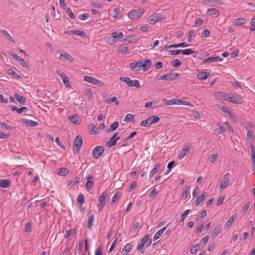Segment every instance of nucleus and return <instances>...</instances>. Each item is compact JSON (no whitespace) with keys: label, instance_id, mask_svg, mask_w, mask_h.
I'll use <instances>...</instances> for the list:
<instances>
[{"label":"nucleus","instance_id":"obj_21","mask_svg":"<svg viewBox=\"0 0 255 255\" xmlns=\"http://www.w3.org/2000/svg\"><path fill=\"white\" fill-rule=\"evenodd\" d=\"M21 123H25L27 126L29 127H36L38 125V123L36 122L30 120H27L23 119L21 120Z\"/></svg>","mask_w":255,"mask_h":255},{"label":"nucleus","instance_id":"obj_2","mask_svg":"<svg viewBox=\"0 0 255 255\" xmlns=\"http://www.w3.org/2000/svg\"><path fill=\"white\" fill-rule=\"evenodd\" d=\"M144 11L142 8H139L131 10L128 14L129 18L131 19H137L141 17L144 13Z\"/></svg>","mask_w":255,"mask_h":255},{"label":"nucleus","instance_id":"obj_46","mask_svg":"<svg viewBox=\"0 0 255 255\" xmlns=\"http://www.w3.org/2000/svg\"><path fill=\"white\" fill-rule=\"evenodd\" d=\"M219 12V10L218 9L214 8H209L207 10V13L210 15H215Z\"/></svg>","mask_w":255,"mask_h":255},{"label":"nucleus","instance_id":"obj_28","mask_svg":"<svg viewBox=\"0 0 255 255\" xmlns=\"http://www.w3.org/2000/svg\"><path fill=\"white\" fill-rule=\"evenodd\" d=\"M160 167V164H157L150 171L149 173V178L151 179L153 176L158 171Z\"/></svg>","mask_w":255,"mask_h":255},{"label":"nucleus","instance_id":"obj_9","mask_svg":"<svg viewBox=\"0 0 255 255\" xmlns=\"http://www.w3.org/2000/svg\"><path fill=\"white\" fill-rule=\"evenodd\" d=\"M106 197L107 193L106 192H104L99 198V202H100L99 206H100L99 208L100 211L102 210L103 208L105 205V200Z\"/></svg>","mask_w":255,"mask_h":255},{"label":"nucleus","instance_id":"obj_61","mask_svg":"<svg viewBox=\"0 0 255 255\" xmlns=\"http://www.w3.org/2000/svg\"><path fill=\"white\" fill-rule=\"evenodd\" d=\"M115 39H114L112 36L108 37L107 40V43L109 45H112L115 43Z\"/></svg>","mask_w":255,"mask_h":255},{"label":"nucleus","instance_id":"obj_7","mask_svg":"<svg viewBox=\"0 0 255 255\" xmlns=\"http://www.w3.org/2000/svg\"><path fill=\"white\" fill-rule=\"evenodd\" d=\"M105 148L102 146H97L93 150V156L95 159H98L104 152Z\"/></svg>","mask_w":255,"mask_h":255},{"label":"nucleus","instance_id":"obj_25","mask_svg":"<svg viewBox=\"0 0 255 255\" xmlns=\"http://www.w3.org/2000/svg\"><path fill=\"white\" fill-rule=\"evenodd\" d=\"M190 147L186 146L181 151H180L178 155V157L179 159L183 158L186 155V152L189 151Z\"/></svg>","mask_w":255,"mask_h":255},{"label":"nucleus","instance_id":"obj_13","mask_svg":"<svg viewBox=\"0 0 255 255\" xmlns=\"http://www.w3.org/2000/svg\"><path fill=\"white\" fill-rule=\"evenodd\" d=\"M130 68L132 71H138L141 69V61L132 62L129 64Z\"/></svg>","mask_w":255,"mask_h":255},{"label":"nucleus","instance_id":"obj_57","mask_svg":"<svg viewBox=\"0 0 255 255\" xmlns=\"http://www.w3.org/2000/svg\"><path fill=\"white\" fill-rule=\"evenodd\" d=\"M77 202L80 203L81 205L84 202V196L83 194H80L77 197Z\"/></svg>","mask_w":255,"mask_h":255},{"label":"nucleus","instance_id":"obj_39","mask_svg":"<svg viewBox=\"0 0 255 255\" xmlns=\"http://www.w3.org/2000/svg\"><path fill=\"white\" fill-rule=\"evenodd\" d=\"M7 74L9 75H11L13 78L16 79L21 78V77L15 72L12 69H9L8 70Z\"/></svg>","mask_w":255,"mask_h":255},{"label":"nucleus","instance_id":"obj_11","mask_svg":"<svg viewBox=\"0 0 255 255\" xmlns=\"http://www.w3.org/2000/svg\"><path fill=\"white\" fill-rule=\"evenodd\" d=\"M151 65V61L149 59L143 60L142 61H141V68H143V70L144 71H147L150 67Z\"/></svg>","mask_w":255,"mask_h":255},{"label":"nucleus","instance_id":"obj_51","mask_svg":"<svg viewBox=\"0 0 255 255\" xmlns=\"http://www.w3.org/2000/svg\"><path fill=\"white\" fill-rule=\"evenodd\" d=\"M181 53L183 55H189L191 54L195 53L196 52L191 49H187L185 50L181 49Z\"/></svg>","mask_w":255,"mask_h":255},{"label":"nucleus","instance_id":"obj_27","mask_svg":"<svg viewBox=\"0 0 255 255\" xmlns=\"http://www.w3.org/2000/svg\"><path fill=\"white\" fill-rule=\"evenodd\" d=\"M14 97L16 100L21 104H23L26 102V98L23 96L20 95L17 93H15L14 94Z\"/></svg>","mask_w":255,"mask_h":255},{"label":"nucleus","instance_id":"obj_63","mask_svg":"<svg viewBox=\"0 0 255 255\" xmlns=\"http://www.w3.org/2000/svg\"><path fill=\"white\" fill-rule=\"evenodd\" d=\"M158 193V191L156 188H154L149 194V197L150 198H153L155 197Z\"/></svg>","mask_w":255,"mask_h":255},{"label":"nucleus","instance_id":"obj_45","mask_svg":"<svg viewBox=\"0 0 255 255\" xmlns=\"http://www.w3.org/2000/svg\"><path fill=\"white\" fill-rule=\"evenodd\" d=\"M69 173V170L67 168H61L58 172V174L60 176H65Z\"/></svg>","mask_w":255,"mask_h":255},{"label":"nucleus","instance_id":"obj_22","mask_svg":"<svg viewBox=\"0 0 255 255\" xmlns=\"http://www.w3.org/2000/svg\"><path fill=\"white\" fill-rule=\"evenodd\" d=\"M89 130L92 134H97L99 133V128H96L94 124L92 123L89 125Z\"/></svg>","mask_w":255,"mask_h":255},{"label":"nucleus","instance_id":"obj_30","mask_svg":"<svg viewBox=\"0 0 255 255\" xmlns=\"http://www.w3.org/2000/svg\"><path fill=\"white\" fill-rule=\"evenodd\" d=\"M247 20L244 18H239L234 21V25H241L246 24Z\"/></svg>","mask_w":255,"mask_h":255},{"label":"nucleus","instance_id":"obj_37","mask_svg":"<svg viewBox=\"0 0 255 255\" xmlns=\"http://www.w3.org/2000/svg\"><path fill=\"white\" fill-rule=\"evenodd\" d=\"M80 180L79 177L76 176L73 180L69 181L68 185L70 188L74 187Z\"/></svg>","mask_w":255,"mask_h":255},{"label":"nucleus","instance_id":"obj_38","mask_svg":"<svg viewBox=\"0 0 255 255\" xmlns=\"http://www.w3.org/2000/svg\"><path fill=\"white\" fill-rule=\"evenodd\" d=\"M140 224L139 222L135 223L130 229V232L133 234H135L137 229L139 227Z\"/></svg>","mask_w":255,"mask_h":255},{"label":"nucleus","instance_id":"obj_44","mask_svg":"<svg viewBox=\"0 0 255 255\" xmlns=\"http://www.w3.org/2000/svg\"><path fill=\"white\" fill-rule=\"evenodd\" d=\"M200 249V245L199 244H196L195 245H193L192 246L190 252L191 254H196L198 250H199Z\"/></svg>","mask_w":255,"mask_h":255},{"label":"nucleus","instance_id":"obj_10","mask_svg":"<svg viewBox=\"0 0 255 255\" xmlns=\"http://www.w3.org/2000/svg\"><path fill=\"white\" fill-rule=\"evenodd\" d=\"M148 238L149 235L148 234L145 235L137 245V250L138 251H140L142 253H143V251H142V248H143L145 243L148 241Z\"/></svg>","mask_w":255,"mask_h":255},{"label":"nucleus","instance_id":"obj_26","mask_svg":"<svg viewBox=\"0 0 255 255\" xmlns=\"http://www.w3.org/2000/svg\"><path fill=\"white\" fill-rule=\"evenodd\" d=\"M123 36V33L122 32L115 31L112 33V37L115 39V41H117L118 40L122 38Z\"/></svg>","mask_w":255,"mask_h":255},{"label":"nucleus","instance_id":"obj_48","mask_svg":"<svg viewBox=\"0 0 255 255\" xmlns=\"http://www.w3.org/2000/svg\"><path fill=\"white\" fill-rule=\"evenodd\" d=\"M121 236V234H119V235H118V234H116V236H115V240L113 242L109 251V253H111L113 250L114 249V248H115V245L118 240V239L119 238V237Z\"/></svg>","mask_w":255,"mask_h":255},{"label":"nucleus","instance_id":"obj_4","mask_svg":"<svg viewBox=\"0 0 255 255\" xmlns=\"http://www.w3.org/2000/svg\"><path fill=\"white\" fill-rule=\"evenodd\" d=\"M159 121V118L156 116H152L148 118L146 120L141 122L140 125L143 127H148L152 124H155Z\"/></svg>","mask_w":255,"mask_h":255},{"label":"nucleus","instance_id":"obj_19","mask_svg":"<svg viewBox=\"0 0 255 255\" xmlns=\"http://www.w3.org/2000/svg\"><path fill=\"white\" fill-rule=\"evenodd\" d=\"M60 78L62 79V81L64 84V85L66 87H70V83L69 82V78L63 73H61L59 74Z\"/></svg>","mask_w":255,"mask_h":255},{"label":"nucleus","instance_id":"obj_41","mask_svg":"<svg viewBox=\"0 0 255 255\" xmlns=\"http://www.w3.org/2000/svg\"><path fill=\"white\" fill-rule=\"evenodd\" d=\"M94 220V216L93 215H92L89 217L88 223H87V227L89 229H91L93 226V222Z\"/></svg>","mask_w":255,"mask_h":255},{"label":"nucleus","instance_id":"obj_35","mask_svg":"<svg viewBox=\"0 0 255 255\" xmlns=\"http://www.w3.org/2000/svg\"><path fill=\"white\" fill-rule=\"evenodd\" d=\"M251 159L253 165L255 167V147L253 144L251 145Z\"/></svg>","mask_w":255,"mask_h":255},{"label":"nucleus","instance_id":"obj_23","mask_svg":"<svg viewBox=\"0 0 255 255\" xmlns=\"http://www.w3.org/2000/svg\"><path fill=\"white\" fill-rule=\"evenodd\" d=\"M223 58L221 57L220 56H216V57H209L207 59H206L203 62V63H209L211 62H213L214 61H222Z\"/></svg>","mask_w":255,"mask_h":255},{"label":"nucleus","instance_id":"obj_15","mask_svg":"<svg viewBox=\"0 0 255 255\" xmlns=\"http://www.w3.org/2000/svg\"><path fill=\"white\" fill-rule=\"evenodd\" d=\"M222 229V225L221 224L218 225L215 227L211 233V236L213 239L215 238L220 233Z\"/></svg>","mask_w":255,"mask_h":255},{"label":"nucleus","instance_id":"obj_58","mask_svg":"<svg viewBox=\"0 0 255 255\" xmlns=\"http://www.w3.org/2000/svg\"><path fill=\"white\" fill-rule=\"evenodd\" d=\"M17 62L19 63L20 65H21L23 67L26 68L28 67V64L27 63L24 61L23 59L22 58H20Z\"/></svg>","mask_w":255,"mask_h":255},{"label":"nucleus","instance_id":"obj_24","mask_svg":"<svg viewBox=\"0 0 255 255\" xmlns=\"http://www.w3.org/2000/svg\"><path fill=\"white\" fill-rule=\"evenodd\" d=\"M210 75V73L208 72H201L199 73L197 77L199 80H206Z\"/></svg>","mask_w":255,"mask_h":255},{"label":"nucleus","instance_id":"obj_32","mask_svg":"<svg viewBox=\"0 0 255 255\" xmlns=\"http://www.w3.org/2000/svg\"><path fill=\"white\" fill-rule=\"evenodd\" d=\"M0 32L2 33V35L6 37V38L8 39L9 41L14 43L15 41L12 38V37L9 34L8 32L5 30H1Z\"/></svg>","mask_w":255,"mask_h":255},{"label":"nucleus","instance_id":"obj_52","mask_svg":"<svg viewBox=\"0 0 255 255\" xmlns=\"http://www.w3.org/2000/svg\"><path fill=\"white\" fill-rule=\"evenodd\" d=\"M75 234V230L74 229L72 230H67L66 232V235H65V238L67 239L70 236H74Z\"/></svg>","mask_w":255,"mask_h":255},{"label":"nucleus","instance_id":"obj_33","mask_svg":"<svg viewBox=\"0 0 255 255\" xmlns=\"http://www.w3.org/2000/svg\"><path fill=\"white\" fill-rule=\"evenodd\" d=\"M10 184V181L8 179L0 180V187L7 188Z\"/></svg>","mask_w":255,"mask_h":255},{"label":"nucleus","instance_id":"obj_40","mask_svg":"<svg viewBox=\"0 0 255 255\" xmlns=\"http://www.w3.org/2000/svg\"><path fill=\"white\" fill-rule=\"evenodd\" d=\"M119 122H116L111 125L109 128L107 129V131L108 132L113 131L116 130L118 127H119Z\"/></svg>","mask_w":255,"mask_h":255},{"label":"nucleus","instance_id":"obj_49","mask_svg":"<svg viewBox=\"0 0 255 255\" xmlns=\"http://www.w3.org/2000/svg\"><path fill=\"white\" fill-rule=\"evenodd\" d=\"M128 50V47L120 46L118 49V53L121 54H125Z\"/></svg>","mask_w":255,"mask_h":255},{"label":"nucleus","instance_id":"obj_8","mask_svg":"<svg viewBox=\"0 0 255 255\" xmlns=\"http://www.w3.org/2000/svg\"><path fill=\"white\" fill-rule=\"evenodd\" d=\"M119 133H115L106 143V145L108 147H111L114 146L118 140L120 139V137H117Z\"/></svg>","mask_w":255,"mask_h":255},{"label":"nucleus","instance_id":"obj_12","mask_svg":"<svg viewBox=\"0 0 255 255\" xmlns=\"http://www.w3.org/2000/svg\"><path fill=\"white\" fill-rule=\"evenodd\" d=\"M84 80L88 83L93 84L94 85H98L99 83H101V82L99 80L91 76H85L84 78Z\"/></svg>","mask_w":255,"mask_h":255},{"label":"nucleus","instance_id":"obj_31","mask_svg":"<svg viewBox=\"0 0 255 255\" xmlns=\"http://www.w3.org/2000/svg\"><path fill=\"white\" fill-rule=\"evenodd\" d=\"M226 131V128L223 126H221L215 129L214 134L216 135H219L224 133Z\"/></svg>","mask_w":255,"mask_h":255},{"label":"nucleus","instance_id":"obj_6","mask_svg":"<svg viewBox=\"0 0 255 255\" xmlns=\"http://www.w3.org/2000/svg\"><path fill=\"white\" fill-rule=\"evenodd\" d=\"M178 76V74L176 73H168L160 77L159 80L165 81H173L176 79Z\"/></svg>","mask_w":255,"mask_h":255},{"label":"nucleus","instance_id":"obj_5","mask_svg":"<svg viewBox=\"0 0 255 255\" xmlns=\"http://www.w3.org/2000/svg\"><path fill=\"white\" fill-rule=\"evenodd\" d=\"M83 144L82 137L80 135L76 136L73 141V146L76 147V152L78 153L80 151V148Z\"/></svg>","mask_w":255,"mask_h":255},{"label":"nucleus","instance_id":"obj_43","mask_svg":"<svg viewBox=\"0 0 255 255\" xmlns=\"http://www.w3.org/2000/svg\"><path fill=\"white\" fill-rule=\"evenodd\" d=\"M74 34L82 37H86L87 36L86 33L84 31L80 30H74Z\"/></svg>","mask_w":255,"mask_h":255},{"label":"nucleus","instance_id":"obj_55","mask_svg":"<svg viewBox=\"0 0 255 255\" xmlns=\"http://www.w3.org/2000/svg\"><path fill=\"white\" fill-rule=\"evenodd\" d=\"M190 210L189 209H187L184 211V212L181 215L180 219L179 222H182L184 220L185 218V216L187 215L188 214L190 213Z\"/></svg>","mask_w":255,"mask_h":255},{"label":"nucleus","instance_id":"obj_53","mask_svg":"<svg viewBox=\"0 0 255 255\" xmlns=\"http://www.w3.org/2000/svg\"><path fill=\"white\" fill-rule=\"evenodd\" d=\"M178 105L189 106H190L192 107H193V105L191 103H189V102L183 101L182 100H179V99H178Z\"/></svg>","mask_w":255,"mask_h":255},{"label":"nucleus","instance_id":"obj_50","mask_svg":"<svg viewBox=\"0 0 255 255\" xmlns=\"http://www.w3.org/2000/svg\"><path fill=\"white\" fill-rule=\"evenodd\" d=\"M219 94H220V96L222 97V98H223V99L225 101H228V102H230L231 99L232 98H231V96L228 95V94H227L226 93H223V92L219 93Z\"/></svg>","mask_w":255,"mask_h":255},{"label":"nucleus","instance_id":"obj_14","mask_svg":"<svg viewBox=\"0 0 255 255\" xmlns=\"http://www.w3.org/2000/svg\"><path fill=\"white\" fill-rule=\"evenodd\" d=\"M229 173L226 174L225 176V178L221 181V183L220 184L219 187L221 189H224L228 186L230 181V179L229 177H227Z\"/></svg>","mask_w":255,"mask_h":255},{"label":"nucleus","instance_id":"obj_34","mask_svg":"<svg viewBox=\"0 0 255 255\" xmlns=\"http://www.w3.org/2000/svg\"><path fill=\"white\" fill-rule=\"evenodd\" d=\"M165 229H166V227H164V228H162L161 229L159 230L158 232H157L155 233V234L154 235V237L153 238V240L156 241V240L159 239L161 237V236L162 235V234H163L164 231L165 230Z\"/></svg>","mask_w":255,"mask_h":255},{"label":"nucleus","instance_id":"obj_16","mask_svg":"<svg viewBox=\"0 0 255 255\" xmlns=\"http://www.w3.org/2000/svg\"><path fill=\"white\" fill-rule=\"evenodd\" d=\"M70 122L75 125H79L81 123V120L77 114H74L70 118H69Z\"/></svg>","mask_w":255,"mask_h":255},{"label":"nucleus","instance_id":"obj_64","mask_svg":"<svg viewBox=\"0 0 255 255\" xmlns=\"http://www.w3.org/2000/svg\"><path fill=\"white\" fill-rule=\"evenodd\" d=\"M137 186V183L136 181H133L131 183L130 186L128 188V191L131 192L132 190H133L134 188H135Z\"/></svg>","mask_w":255,"mask_h":255},{"label":"nucleus","instance_id":"obj_18","mask_svg":"<svg viewBox=\"0 0 255 255\" xmlns=\"http://www.w3.org/2000/svg\"><path fill=\"white\" fill-rule=\"evenodd\" d=\"M230 102L234 104H239L242 103V98L239 95H237L233 97H231Z\"/></svg>","mask_w":255,"mask_h":255},{"label":"nucleus","instance_id":"obj_60","mask_svg":"<svg viewBox=\"0 0 255 255\" xmlns=\"http://www.w3.org/2000/svg\"><path fill=\"white\" fill-rule=\"evenodd\" d=\"M32 229V224L31 223L29 222L25 224V227L24 229V231L26 232H30L31 231Z\"/></svg>","mask_w":255,"mask_h":255},{"label":"nucleus","instance_id":"obj_3","mask_svg":"<svg viewBox=\"0 0 255 255\" xmlns=\"http://www.w3.org/2000/svg\"><path fill=\"white\" fill-rule=\"evenodd\" d=\"M165 19V16L163 15L161 13H156L154 15H151L147 18V21L150 24H154L156 22H158L161 20Z\"/></svg>","mask_w":255,"mask_h":255},{"label":"nucleus","instance_id":"obj_20","mask_svg":"<svg viewBox=\"0 0 255 255\" xmlns=\"http://www.w3.org/2000/svg\"><path fill=\"white\" fill-rule=\"evenodd\" d=\"M59 59L60 60H67L71 62L74 61V58L68 53L60 54Z\"/></svg>","mask_w":255,"mask_h":255},{"label":"nucleus","instance_id":"obj_62","mask_svg":"<svg viewBox=\"0 0 255 255\" xmlns=\"http://www.w3.org/2000/svg\"><path fill=\"white\" fill-rule=\"evenodd\" d=\"M189 187L186 186L185 187V189L183 191L182 195V198L183 200H185L187 197V196H188L187 193L189 190Z\"/></svg>","mask_w":255,"mask_h":255},{"label":"nucleus","instance_id":"obj_17","mask_svg":"<svg viewBox=\"0 0 255 255\" xmlns=\"http://www.w3.org/2000/svg\"><path fill=\"white\" fill-rule=\"evenodd\" d=\"M131 248L132 245L131 243L127 244L121 252V255H128Z\"/></svg>","mask_w":255,"mask_h":255},{"label":"nucleus","instance_id":"obj_29","mask_svg":"<svg viewBox=\"0 0 255 255\" xmlns=\"http://www.w3.org/2000/svg\"><path fill=\"white\" fill-rule=\"evenodd\" d=\"M206 194H207V193L204 192L197 197L195 201V205L196 206H198L204 200Z\"/></svg>","mask_w":255,"mask_h":255},{"label":"nucleus","instance_id":"obj_54","mask_svg":"<svg viewBox=\"0 0 255 255\" xmlns=\"http://www.w3.org/2000/svg\"><path fill=\"white\" fill-rule=\"evenodd\" d=\"M182 64V62L180 60L178 59H176L174 60L172 62V65L175 67H179Z\"/></svg>","mask_w":255,"mask_h":255},{"label":"nucleus","instance_id":"obj_1","mask_svg":"<svg viewBox=\"0 0 255 255\" xmlns=\"http://www.w3.org/2000/svg\"><path fill=\"white\" fill-rule=\"evenodd\" d=\"M120 80L127 84L129 87H135L137 88L140 87L139 82L137 80H131L130 78L128 77H121Z\"/></svg>","mask_w":255,"mask_h":255},{"label":"nucleus","instance_id":"obj_56","mask_svg":"<svg viewBox=\"0 0 255 255\" xmlns=\"http://www.w3.org/2000/svg\"><path fill=\"white\" fill-rule=\"evenodd\" d=\"M133 117H134L133 115H132L131 114H128L126 116L125 119H124V121L127 123L129 122L130 121H131L132 120Z\"/></svg>","mask_w":255,"mask_h":255},{"label":"nucleus","instance_id":"obj_47","mask_svg":"<svg viewBox=\"0 0 255 255\" xmlns=\"http://www.w3.org/2000/svg\"><path fill=\"white\" fill-rule=\"evenodd\" d=\"M166 105H178V99H172L170 100L166 101Z\"/></svg>","mask_w":255,"mask_h":255},{"label":"nucleus","instance_id":"obj_42","mask_svg":"<svg viewBox=\"0 0 255 255\" xmlns=\"http://www.w3.org/2000/svg\"><path fill=\"white\" fill-rule=\"evenodd\" d=\"M235 222V218L234 216L231 217L228 221L226 222L225 225V228H226L227 229H229L232 225Z\"/></svg>","mask_w":255,"mask_h":255},{"label":"nucleus","instance_id":"obj_59","mask_svg":"<svg viewBox=\"0 0 255 255\" xmlns=\"http://www.w3.org/2000/svg\"><path fill=\"white\" fill-rule=\"evenodd\" d=\"M218 157V154H212L209 157V160L210 162H214Z\"/></svg>","mask_w":255,"mask_h":255},{"label":"nucleus","instance_id":"obj_36","mask_svg":"<svg viewBox=\"0 0 255 255\" xmlns=\"http://www.w3.org/2000/svg\"><path fill=\"white\" fill-rule=\"evenodd\" d=\"M113 102L115 103L116 105H119V102L117 97H113L107 99V100L105 102V103L107 104H111Z\"/></svg>","mask_w":255,"mask_h":255}]
</instances>
